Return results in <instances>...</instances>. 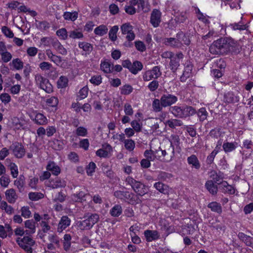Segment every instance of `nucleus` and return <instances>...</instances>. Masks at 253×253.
<instances>
[{"label":"nucleus","mask_w":253,"mask_h":253,"mask_svg":"<svg viewBox=\"0 0 253 253\" xmlns=\"http://www.w3.org/2000/svg\"><path fill=\"white\" fill-rule=\"evenodd\" d=\"M241 46L231 38H220L214 41L209 48L210 52L213 54H226L231 52L235 53L240 51Z\"/></svg>","instance_id":"nucleus-1"},{"label":"nucleus","mask_w":253,"mask_h":253,"mask_svg":"<svg viewBox=\"0 0 253 253\" xmlns=\"http://www.w3.org/2000/svg\"><path fill=\"white\" fill-rule=\"evenodd\" d=\"M99 219L98 214L93 213L87 216V218L82 221L77 222L78 227L81 230L90 229L96 223Z\"/></svg>","instance_id":"nucleus-2"},{"label":"nucleus","mask_w":253,"mask_h":253,"mask_svg":"<svg viewBox=\"0 0 253 253\" xmlns=\"http://www.w3.org/2000/svg\"><path fill=\"white\" fill-rule=\"evenodd\" d=\"M126 184L129 185L132 189L138 195L143 196L147 192L145 186L139 181H136L131 177L128 176L126 179Z\"/></svg>","instance_id":"nucleus-3"},{"label":"nucleus","mask_w":253,"mask_h":253,"mask_svg":"<svg viewBox=\"0 0 253 253\" xmlns=\"http://www.w3.org/2000/svg\"><path fill=\"white\" fill-rule=\"evenodd\" d=\"M16 242L27 253H33L32 247L35 242L32 238L29 236H25L23 238H18L16 239Z\"/></svg>","instance_id":"nucleus-4"},{"label":"nucleus","mask_w":253,"mask_h":253,"mask_svg":"<svg viewBox=\"0 0 253 253\" xmlns=\"http://www.w3.org/2000/svg\"><path fill=\"white\" fill-rule=\"evenodd\" d=\"M35 81L37 84L47 93H50L52 91V85L47 79L40 74H37L35 75Z\"/></svg>","instance_id":"nucleus-5"},{"label":"nucleus","mask_w":253,"mask_h":253,"mask_svg":"<svg viewBox=\"0 0 253 253\" xmlns=\"http://www.w3.org/2000/svg\"><path fill=\"white\" fill-rule=\"evenodd\" d=\"M122 66L127 68L133 74L136 75L143 68V64L139 61H135L132 63L129 60H125L122 62Z\"/></svg>","instance_id":"nucleus-6"},{"label":"nucleus","mask_w":253,"mask_h":253,"mask_svg":"<svg viewBox=\"0 0 253 253\" xmlns=\"http://www.w3.org/2000/svg\"><path fill=\"white\" fill-rule=\"evenodd\" d=\"M28 115L38 125H43L47 123L46 117L42 113L37 112H29Z\"/></svg>","instance_id":"nucleus-7"},{"label":"nucleus","mask_w":253,"mask_h":253,"mask_svg":"<svg viewBox=\"0 0 253 253\" xmlns=\"http://www.w3.org/2000/svg\"><path fill=\"white\" fill-rule=\"evenodd\" d=\"M9 149L12 151L14 155L18 158H22L25 154L24 146L17 142L13 143L10 145Z\"/></svg>","instance_id":"nucleus-8"},{"label":"nucleus","mask_w":253,"mask_h":253,"mask_svg":"<svg viewBox=\"0 0 253 253\" xmlns=\"http://www.w3.org/2000/svg\"><path fill=\"white\" fill-rule=\"evenodd\" d=\"M132 26L128 23L123 24L121 27L122 33L127 35L126 39L128 42L133 41L135 38V34L132 31Z\"/></svg>","instance_id":"nucleus-9"},{"label":"nucleus","mask_w":253,"mask_h":253,"mask_svg":"<svg viewBox=\"0 0 253 253\" xmlns=\"http://www.w3.org/2000/svg\"><path fill=\"white\" fill-rule=\"evenodd\" d=\"M114 195L117 198L127 201L131 204L135 203L134 200H133L132 196L133 194L129 193L127 191H122L120 190L116 191L114 192Z\"/></svg>","instance_id":"nucleus-10"},{"label":"nucleus","mask_w":253,"mask_h":253,"mask_svg":"<svg viewBox=\"0 0 253 253\" xmlns=\"http://www.w3.org/2000/svg\"><path fill=\"white\" fill-rule=\"evenodd\" d=\"M183 53L181 52H179L175 55L174 54L170 59L169 66L172 72H174L176 71L180 65V60L183 59Z\"/></svg>","instance_id":"nucleus-11"},{"label":"nucleus","mask_w":253,"mask_h":253,"mask_svg":"<svg viewBox=\"0 0 253 253\" xmlns=\"http://www.w3.org/2000/svg\"><path fill=\"white\" fill-rule=\"evenodd\" d=\"M11 126L15 129H27L28 124L27 121L13 117L11 120Z\"/></svg>","instance_id":"nucleus-12"},{"label":"nucleus","mask_w":253,"mask_h":253,"mask_svg":"<svg viewBox=\"0 0 253 253\" xmlns=\"http://www.w3.org/2000/svg\"><path fill=\"white\" fill-rule=\"evenodd\" d=\"M71 223V220L67 215L62 216L59 221L57 225V231L58 233H62Z\"/></svg>","instance_id":"nucleus-13"},{"label":"nucleus","mask_w":253,"mask_h":253,"mask_svg":"<svg viewBox=\"0 0 253 253\" xmlns=\"http://www.w3.org/2000/svg\"><path fill=\"white\" fill-rule=\"evenodd\" d=\"M161 12L157 9H154L151 14L150 23L155 27H158L161 22Z\"/></svg>","instance_id":"nucleus-14"},{"label":"nucleus","mask_w":253,"mask_h":253,"mask_svg":"<svg viewBox=\"0 0 253 253\" xmlns=\"http://www.w3.org/2000/svg\"><path fill=\"white\" fill-rule=\"evenodd\" d=\"M161 100L162 101L163 106L166 107L175 103L177 100V98L175 95L167 94L162 96Z\"/></svg>","instance_id":"nucleus-15"},{"label":"nucleus","mask_w":253,"mask_h":253,"mask_svg":"<svg viewBox=\"0 0 253 253\" xmlns=\"http://www.w3.org/2000/svg\"><path fill=\"white\" fill-rule=\"evenodd\" d=\"M112 151L111 146L108 143H105L102 145L101 148L96 152V155L99 157L106 158L109 156Z\"/></svg>","instance_id":"nucleus-16"},{"label":"nucleus","mask_w":253,"mask_h":253,"mask_svg":"<svg viewBox=\"0 0 253 253\" xmlns=\"http://www.w3.org/2000/svg\"><path fill=\"white\" fill-rule=\"evenodd\" d=\"M163 151H160L159 153H161L163 158V161L169 162L171 161L174 156V150L173 148L169 147L165 150H162Z\"/></svg>","instance_id":"nucleus-17"},{"label":"nucleus","mask_w":253,"mask_h":253,"mask_svg":"<svg viewBox=\"0 0 253 253\" xmlns=\"http://www.w3.org/2000/svg\"><path fill=\"white\" fill-rule=\"evenodd\" d=\"M144 236L147 242H152L159 239L160 233L157 230H146L144 232Z\"/></svg>","instance_id":"nucleus-18"},{"label":"nucleus","mask_w":253,"mask_h":253,"mask_svg":"<svg viewBox=\"0 0 253 253\" xmlns=\"http://www.w3.org/2000/svg\"><path fill=\"white\" fill-rule=\"evenodd\" d=\"M66 185L65 181L58 177L49 180L47 184L48 186L53 189L64 187Z\"/></svg>","instance_id":"nucleus-19"},{"label":"nucleus","mask_w":253,"mask_h":253,"mask_svg":"<svg viewBox=\"0 0 253 253\" xmlns=\"http://www.w3.org/2000/svg\"><path fill=\"white\" fill-rule=\"evenodd\" d=\"M5 195L6 200L10 204L15 203L18 198L15 190L12 188L6 190Z\"/></svg>","instance_id":"nucleus-20"},{"label":"nucleus","mask_w":253,"mask_h":253,"mask_svg":"<svg viewBox=\"0 0 253 253\" xmlns=\"http://www.w3.org/2000/svg\"><path fill=\"white\" fill-rule=\"evenodd\" d=\"M165 43L166 45H170L175 48H180L182 45L180 38H178L176 37L175 38H170L166 39Z\"/></svg>","instance_id":"nucleus-21"},{"label":"nucleus","mask_w":253,"mask_h":253,"mask_svg":"<svg viewBox=\"0 0 253 253\" xmlns=\"http://www.w3.org/2000/svg\"><path fill=\"white\" fill-rule=\"evenodd\" d=\"M46 169L51 172L54 175H58L61 172L60 168L54 162L50 161L48 162L47 166Z\"/></svg>","instance_id":"nucleus-22"},{"label":"nucleus","mask_w":253,"mask_h":253,"mask_svg":"<svg viewBox=\"0 0 253 253\" xmlns=\"http://www.w3.org/2000/svg\"><path fill=\"white\" fill-rule=\"evenodd\" d=\"M25 227L27 229L26 234H34L36 232V223L33 220H27L25 221Z\"/></svg>","instance_id":"nucleus-23"},{"label":"nucleus","mask_w":253,"mask_h":253,"mask_svg":"<svg viewBox=\"0 0 253 253\" xmlns=\"http://www.w3.org/2000/svg\"><path fill=\"white\" fill-rule=\"evenodd\" d=\"M220 187L222 188L223 192L229 194H234L236 190L235 188L231 185H229L226 181H222Z\"/></svg>","instance_id":"nucleus-24"},{"label":"nucleus","mask_w":253,"mask_h":253,"mask_svg":"<svg viewBox=\"0 0 253 253\" xmlns=\"http://www.w3.org/2000/svg\"><path fill=\"white\" fill-rule=\"evenodd\" d=\"M187 162L189 165L196 169H199L200 167L199 161L197 157L194 155L188 157Z\"/></svg>","instance_id":"nucleus-25"},{"label":"nucleus","mask_w":253,"mask_h":253,"mask_svg":"<svg viewBox=\"0 0 253 253\" xmlns=\"http://www.w3.org/2000/svg\"><path fill=\"white\" fill-rule=\"evenodd\" d=\"M224 99L225 101L228 103L237 102L239 101V98L234 92L229 91L224 94Z\"/></svg>","instance_id":"nucleus-26"},{"label":"nucleus","mask_w":253,"mask_h":253,"mask_svg":"<svg viewBox=\"0 0 253 253\" xmlns=\"http://www.w3.org/2000/svg\"><path fill=\"white\" fill-rule=\"evenodd\" d=\"M170 146L169 147L173 148L174 150L175 148L176 149L179 148L180 144V139L177 135H171L169 138Z\"/></svg>","instance_id":"nucleus-27"},{"label":"nucleus","mask_w":253,"mask_h":253,"mask_svg":"<svg viewBox=\"0 0 253 253\" xmlns=\"http://www.w3.org/2000/svg\"><path fill=\"white\" fill-rule=\"evenodd\" d=\"M0 208L4 210L7 214H11L14 211L13 208L4 201H0Z\"/></svg>","instance_id":"nucleus-28"},{"label":"nucleus","mask_w":253,"mask_h":253,"mask_svg":"<svg viewBox=\"0 0 253 253\" xmlns=\"http://www.w3.org/2000/svg\"><path fill=\"white\" fill-rule=\"evenodd\" d=\"M122 213V208L121 205H115L110 211V214L114 217H118Z\"/></svg>","instance_id":"nucleus-29"},{"label":"nucleus","mask_w":253,"mask_h":253,"mask_svg":"<svg viewBox=\"0 0 253 253\" xmlns=\"http://www.w3.org/2000/svg\"><path fill=\"white\" fill-rule=\"evenodd\" d=\"M69 37L73 39H80L83 38V34L78 29H74L68 32Z\"/></svg>","instance_id":"nucleus-30"},{"label":"nucleus","mask_w":253,"mask_h":253,"mask_svg":"<svg viewBox=\"0 0 253 253\" xmlns=\"http://www.w3.org/2000/svg\"><path fill=\"white\" fill-rule=\"evenodd\" d=\"M78 45L81 49H82L88 54L91 52L93 49L92 45L86 42H79Z\"/></svg>","instance_id":"nucleus-31"},{"label":"nucleus","mask_w":253,"mask_h":253,"mask_svg":"<svg viewBox=\"0 0 253 253\" xmlns=\"http://www.w3.org/2000/svg\"><path fill=\"white\" fill-rule=\"evenodd\" d=\"M206 187L207 190L212 194H215L217 193V187L213 183L212 180H208L206 183Z\"/></svg>","instance_id":"nucleus-32"},{"label":"nucleus","mask_w":253,"mask_h":253,"mask_svg":"<svg viewBox=\"0 0 253 253\" xmlns=\"http://www.w3.org/2000/svg\"><path fill=\"white\" fill-rule=\"evenodd\" d=\"M228 27L233 30H240L242 31L246 29V25L243 24L241 22L238 23H234L230 24Z\"/></svg>","instance_id":"nucleus-33"},{"label":"nucleus","mask_w":253,"mask_h":253,"mask_svg":"<svg viewBox=\"0 0 253 253\" xmlns=\"http://www.w3.org/2000/svg\"><path fill=\"white\" fill-rule=\"evenodd\" d=\"M108 32V28L106 26L104 25H101L96 27L94 31V33L98 36H102Z\"/></svg>","instance_id":"nucleus-34"},{"label":"nucleus","mask_w":253,"mask_h":253,"mask_svg":"<svg viewBox=\"0 0 253 253\" xmlns=\"http://www.w3.org/2000/svg\"><path fill=\"white\" fill-rule=\"evenodd\" d=\"M88 88L87 86H85L81 88L77 95V100H80L86 98L88 95Z\"/></svg>","instance_id":"nucleus-35"},{"label":"nucleus","mask_w":253,"mask_h":253,"mask_svg":"<svg viewBox=\"0 0 253 253\" xmlns=\"http://www.w3.org/2000/svg\"><path fill=\"white\" fill-rule=\"evenodd\" d=\"M63 16L64 18L66 20L74 21L77 19L78 14V12L76 11L73 12H65L64 13Z\"/></svg>","instance_id":"nucleus-36"},{"label":"nucleus","mask_w":253,"mask_h":253,"mask_svg":"<svg viewBox=\"0 0 253 253\" xmlns=\"http://www.w3.org/2000/svg\"><path fill=\"white\" fill-rule=\"evenodd\" d=\"M101 69L106 73H109L113 72V68L111 67V64L107 61H104L101 63Z\"/></svg>","instance_id":"nucleus-37"},{"label":"nucleus","mask_w":253,"mask_h":253,"mask_svg":"<svg viewBox=\"0 0 253 253\" xmlns=\"http://www.w3.org/2000/svg\"><path fill=\"white\" fill-rule=\"evenodd\" d=\"M237 145V143L225 142L222 147L225 152H230L236 149Z\"/></svg>","instance_id":"nucleus-38"},{"label":"nucleus","mask_w":253,"mask_h":253,"mask_svg":"<svg viewBox=\"0 0 253 253\" xmlns=\"http://www.w3.org/2000/svg\"><path fill=\"white\" fill-rule=\"evenodd\" d=\"M208 208H210L211 211L220 213L222 212V208L220 205L215 202H213L210 203Z\"/></svg>","instance_id":"nucleus-39"},{"label":"nucleus","mask_w":253,"mask_h":253,"mask_svg":"<svg viewBox=\"0 0 253 253\" xmlns=\"http://www.w3.org/2000/svg\"><path fill=\"white\" fill-rule=\"evenodd\" d=\"M154 187L162 193L165 194L168 191V186L162 182H158L154 184Z\"/></svg>","instance_id":"nucleus-40"},{"label":"nucleus","mask_w":253,"mask_h":253,"mask_svg":"<svg viewBox=\"0 0 253 253\" xmlns=\"http://www.w3.org/2000/svg\"><path fill=\"white\" fill-rule=\"evenodd\" d=\"M53 46L59 53L62 55L67 54V50L58 41L54 42Z\"/></svg>","instance_id":"nucleus-41"},{"label":"nucleus","mask_w":253,"mask_h":253,"mask_svg":"<svg viewBox=\"0 0 253 253\" xmlns=\"http://www.w3.org/2000/svg\"><path fill=\"white\" fill-rule=\"evenodd\" d=\"M119 27L118 26H113L109 32V37L112 41H115L117 40V33L118 31Z\"/></svg>","instance_id":"nucleus-42"},{"label":"nucleus","mask_w":253,"mask_h":253,"mask_svg":"<svg viewBox=\"0 0 253 253\" xmlns=\"http://www.w3.org/2000/svg\"><path fill=\"white\" fill-rule=\"evenodd\" d=\"M176 37L180 38V40L183 42L185 45H188L190 43V40L188 36L185 35L182 32H179L176 34Z\"/></svg>","instance_id":"nucleus-43"},{"label":"nucleus","mask_w":253,"mask_h":253,"mask_svg":"<svg viewBox=\"0 0 253 253\" xmlns=\"http://www.w3.org/2000/svg\"><path fill=\"white\" fill-rule=\"evenodd\" d=\"M68 79L65 76H61L57 81L58 88H64L68 85Z\"/></svg>","instance_id":"nucleus-44"},{"label":"nucleus","mask_w":253,"mask_h":253,"mask_svg":"<svg viewBox=\"0 0 253 253\" xmlns=\"http://www.w3.org/2000/svg\"><path fill=\"white\" fill-rule=\"evenodd\" d=\"M211 178L212 179V181L217 184H220L222 182V178L221 176L218 174L214 171H212L211 173Z\"/></svg>","instance_id":"nucleus-45"},{"label":"nucleus","mask_w":253,"mask_h":253,"mask_svg":"<svg viewBox=\"0 0 253 253\" xmlns=\"http://www.w3.org/2000/svg\"><path fill=\"white\" fill-rule=\"evenodd\" d=\"M124 143L125 148L129 151H132L135 148V142L132 139H125Z\"/></svg>","instance_id":"nucleus-46"},{"label":"nucleus","mask_w":253,"mask_h":253,"mask_svg":"<svg viewBox=\"0 0 253 253\" xmlns=\"http://www.w3.org/2000/svg\"><path fill=\"white\" fill-rule=\"evenodd\" d=\"M86 195L83 191L80 192L78 194L72 195V199L75 202H82L85 200L84 199Z\"/></svg>","instance_id":"nucleus-47"},{"label":"nucleus","mask_w":253,"mask_h":253,"mask_svg":"<svg viewBox=\"0 0 253 253\" xmlns=\"http://www.w3.org/2000/svg\"><path fill=\"white\" fill-rule=\"evenodd\" d=\"M171 175L170 173L164 171H159L157 172V180L165 181L168 179H170Z\"/></svg>","instance_id":"nucleus-48"},{"label":"nucleus","mask_w":253,"mask_h":253,"mask_svg":"<svg viewBox=\"0 0 253 253\" xmlns=\"http://www.w3.org/2000/svg\"><path fill=\"white\" fill-rule=\"evenodd\" d=\"M28 196L29 199L32 201H38L43 198V194L40 192H30Z\"/></svg>","instance_id":"nucleus-49"},{"label":"nucleus","mask_w":253,"mask_h":253,"mask_svg":"<svg viewBox=\"0 0 253 253\" xmlns=\"http://www.w3.org/2000/svg\"><path fill=\"white\" fill-rule=\"evenodd\" d=\"M166 125L171 128H174L177 126H181L182 125V122L178 120L173 119L167 121Z\"/></svg>","instance_id":"nucleus-50"},{"label":"nucleus","mask_w":253,"mask_h":253,"mask_svg":"<svg viewBox=\"0 0 253 253\" xmlns=\"http://www.w3.org/2000/svg\"><path fill=\"white\" fill-rule=\"evenodd\" d=\"M11 64L13 67L18 70L22 69L23 67V62L19 58L14 59Z\"/></svg>","instance_id":"nucleus-51"},{"label":"nucleus","mask_w":253,"mask_h":253,"mask_svg":"<svg viewBox=\"0 0 253 253\" xmlns=\"http://www.w3.org/2000/svg\"><path fill=\"white\" fill-rule=\"evenodd\" d=\"M11 174L13 178H16L18 175V167L15 163H11L9 165Z\"/></svg>","instance_id":"nucleus-52"},{"label":"nucleus","mask_w":253,"mask_h":253,"mask_svg":"<svg viewBox=\"0 0 253 253\" xmlns=\"http://www.w3.org/2000/svg\"><path fill=\"white\" fill-rule=\"evenodd\" d=\"M56 35L62 40H66L69 36L68 33L65 28H61L57 30Z\"/></svg>","instance_id":"nucleus-53"},{"label":"nucleus","mask_w":253,"mask_h":253,"mask_svg":"<svg viewBox=\"0 0 253 253\" xmlns=\"http://www.w3.org/2000/svg\"><path fill=\"white\" fill-rule=\"evenodd\" d=\"M2 61L4 63H7L10 61L12 57L11 54L6 50L0 55Z\"/></svg>","instance_id":"nucleus-54"},{"label":"nucleus","mask_w":253,"mask_h":253,"mask_svg":"<svg viewBox=\"0 0 253 253\" xmlns=\"http://www.w3.org/2000/svg\"><path fill=\"white\" fill-rule=\"evenodd\" d=\"M144 156L150 161H153L156 159L155 151L146 150L144 152Z\"/></svg>","instance_id":"nucleus-55"},{"label":"nucleus","mask_w":253,"mask_h":253,"mask_svg":"<svg viewBox=\"0 0 253 253\" xmlns=\"http://www.w3.org/2000/svg\"><path fill=\"white\" fill-rule=\"evenodd\" d=\"M1 31L4 36L7 38H12L14 37L13 32L6 26H3L1 28Z\"/></svg>","instance_id":"nucleus-56"},{"label":"nucleus","mask_w":253,"mask_h":253,"mask_svg":"<svg viewBox=\"0 0 253 253\" xmlns=\"http://www.w3.org/2000/svg\"><path fill=\"white\" fill-rule=\"evenodd\" d=\"M10 181V178L7 176L2 175L0 178V184L2 187L4 188L8 187Z\"/></svg>","instance_id":"nucleus-57"},{"label":"nucleus","mask_w":253,"mask_h":253,"mask_svg":"<svg viewBox=\"0 0 253 253\" xmlns=\"http://www.w3.org/2000/svg\"><path fill=\"white\" fill-rule=\"evenodd\" d=\"M37 27L40 30H46L50 27L49 23L46 21H40L37 23Z\"/></svg>","instance_id":"nucleus-58"},{"label":"nucleus","mask_w":253,"mask_h":253,"mask_svg":"<svg viewBox=\"0 0 253 253\" xmlns=\"http://www.w3.org/2000/svg\"><path fill=\"white\" fill-rule=\"evenodd\" d=\"M46 103L49 106L55 107L58 103V99L57 97L52 96L47 99Z\"/></svg>","instance_id":"nucleus-59"},{"label":"nucleus","mask_w":253,"mask_h":253,"mask_svg":"<svg viewBox=\"0 0 253 253\" xmlns=\"http://www.w3.org/2000/svg\"><path fill=\"white\" fill-rule=\"evenodd\" d=\"M76 133L78 136L84 137L87 135V130L86 128L80 126L76 129Z\"/></svg>","instance_id":"nucleus-60"},{"label":"nucleus","mask_w":253,"mask_h":253,"mask_svg":"<svg viewBox=\"0 0 253 253\" xmlns=\"http://www.w3.org/2000/svg\"><path fill=\"white\" fill-rule=\"evenodd\" d=\"M21 215L25 218H28L31 216V212L28 207H23L21 209Z\"/></svg>","instance_id":"nucleus-61"},{"label":"nucleus","mask_w":253,"mask_h":253,"mask_svg":"<svg viewBox=\"0 0 253 253\" xmlns=\"http://www.w3.org/2000/svg\"><path fill=\"white\" fill-rule=\"evenodd\" d=\"M159 86V82L156 80H153L149 84L147 87L151 91H154L158 89Z\"/></svg>","instance_id":"nucleus-62"},{"label":"nucleus","mask_w":253,"mask_h":253,"mask_svg":"<svg viewBox=\"0 0 253 253\" xmlns=\"http://www.w3.org/2000/svg\"><path fill=\"white\" fill-rule=\"evenodd\" d=\"M187 19V16L186 13L185 12H182L176 17L175 20L176 22L182 23H184Z\"/></svg>","instance_id":"nucleus-63"},{"label":"nucleus","mask_w":253,"mask_h":253,"mask_svg":"<svg viewBox=\"0 0 253 253\" xmlns=\"http://www.w3.org/2000/svg\"><path fill=\"white\" fill-rule=\"evenodd\" d=\"M91 83L94 85H99L102 82V78L100 75L93 76L90 79Z\"/></svg>","instance_id":"nucleus-64"}]
</instances>
